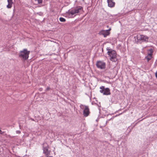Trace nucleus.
I'll return each instance as SVG.
<instances>
[{
	"instance_id": "nucleus-1",
	"label": "nucleus",
	"mask_w": 157,
	"mask_h": 157,
	"mask_svg": "<svg viewBox=\"0 0 157 157\" xmlns=\"http://www.w3.org/2000/svg\"><path fill=\"white\" fill-rule=\"evenodd\" d=\"M106 50L108 51L107 54L110 57V60L113 62H116L117 61L116 58L117 53L116 52L111 49L109 47L106 48Z\"/></svg>"
},
{
	"instance_id": "nucleus-2",
	"label": "nucleus",
	"mask_w": 157,
	"mask_h": 157,
	"mask_svg": "<svg viewBox=\"0 0 157 157\" xmlns=\"http://www.w3.org/2000/svg\"><path fill=\"white\" fill-rule=\"evenodd\" d=\"M30 52L28 51L26 49H24L23 50L20 52L19 54V57L22 58L25 60L27 59L29 57V55Z\"/></svg>"
},
{
	"instance_id": "nucleus-3",
	"label": "nucleus",
	"mask_w": 157,
	"mask_h": 157,
	"mask_svg": "<svg viewBox=\"0 0 157 157\" xmlns=\"http://www.w3.org/2000/svg\"><path fill=\"white\" fill-rule=\"evenodd\" d=\"M82 7L81 6H79L71 10H69L67 12L68 15L71 16L75 15L76 13H78L80 11L82 10Z\"/></svg>"
},
{
	"instance_id": "nucleus-4",
	"label": "nucleus",
	"mask_w": 157,
	"mask_h": 157,
	"mask_svg": "<svg viewBox=\"0 0 157 157\" xmlns=\"http://www.w3.org/2000/svg\"><path fill=\"white\" fill-rule=\"evenodd\" d=\"M43 153L47 156H48L50 154L51 151L49 150V147L46 143H44L43 144Z\"/></svg>"
},
{
	"instance_id": "nucleus-5",
	"label": "nucleus",
	"mask_w": 157,
	"mask_h": 157,
	"mask_svg": "<svg viewBox=\"0 0 157 157\" xmlns=\"http://www.w3.org/2000/svg\"><path fill=\"white\" fill-rule=\"evenodd\" d=\"M137 42L141 43L143 42H147L148 41L149 38L148 37L144 35H140L139 37H138L137 38Z\"/></svg>"
},
{
	"instance_id": "nucleus-6",
	"label": "nucleus",
	"mask_w": 157,
	"mask_h": 157,
	"mask_svg": "<svg viewBox=\"0 0 157 157\" xmlns=\"http://www.w3.org/2000/svg\"><path fill=\"white\" fill-rule=\"evenodd\" d=\"M100 89H101L100 90V92L103 94L104 95H109L111 94L110 90L109 88H105V86H102L100 87Z\"/></svg>"
},
{
	"instance_id": "nucleus-7",
	"label": "nucleus",
	"mask_w": 157,
	"mask_h": 157,
	"mask_svg": "<svg viewBox=\"0 0 157 157\" xmlns=\"http://www.w3.org/2000/svg\"><path fill=\"white\" fill-rule=\"evenodd\" d=\"M96 66L98 68L101 69H104L106 67L105 63L101 61H97L96 63Z\"/></svg>"
},
{
	"instance_id": "nucleus-8",
	"label": "nucleus",
	"mask_w": 157,
	"mask_h": 157,
	"mask_svg": "<svg viewBox=\"0 0 157 157\" xmlns=\"http://www.w3.org/2000/svg\"><path fill=\"white\" fill-rule=\"evenodd\" d=\"M81 106L85 107V108L83 110V115L85 117H87L89 115L90 113L89 109V108L88 106H87L82 105H80V107L82 109V108L81 107Z\"/></svg>"
},
{
	"instance_id": "nucleus-9",
	"label": "nucleus",
	"mask_w": 157,
	"mask_h": 157,
	"mask_svg": "<svg viewBox=\"0 0 157 157\" xmlns=\"http://www.w3.org/2000/svg\"><path fill=\"white\" fill-rule=\"evenodd\" d=\"M111 28H110L108 30H101L99 33V34L100 35H103L104 37H105L109 35L110 33L109 31L111 30Z\"/></svg>"
},
{
	"instance_id": "nucleus-10",
	"label": "nucleus",
	"mask_w": 157,
	"mask_h": 157,
	"mask_svg": "<svg viewBox=\"0 0 157 157\" xmlns=\"http://www.w3.org/2000/svg\"><path fill=\"white\" fill-rule=\"evenodd\" d=\"M108 6L110 7H113L115 5V3L113 1V0H107Z\"/></svg>"
},
{
	"instance_id": "nucleus-11",
	"label": "nucleus",
	"mask_w": 157,
	"mask_h": 157,
	"mask_svg": "<svg viewBox=\"0 0 157 157\" xmlns=\"http://www.w3.org/2000/svg\"><path fill=\"white\" fill-rule=\"evenodd\" d=\"M8 4L7 5L6 7L8 8H10L12 7V4L13 3V0H7Z\"/></svg>"
},
{
	"instance_id": "nucleus-12",
	"label": "nucleus",
	"mask_w": 157,
	"mask_h": 157,
	"mask_svg": "<svg viewBox=\"0 0 157 157\" xmlns=\"http://www.w3.org/2000/svg\"><path fill=\"white\" fill-rule=\"evenodd\" d=\"M149 51H150V53L148 54L147 56H151V57H152V55L153 52V51L152 49H151L149 50Z\"/></svg>"
},
{
	"instance_id": "nucleus-13",
	"label": "nucleus",
	"mask_w": 157,
	"mask_h": 157,
	"mask_svg": "<svg viewBox=\"0 0 157 157\" xmlns=\"http://www.w3.org/2000/svg\"><path fill=\"white\" fill-rule=\"evenodd\" d=\"M145 59H147V61L148 62L152 58V57H151V56H147L145 57Z\"/></svg>"
},
{
	"instance_id": "nucleus-14",
	"label": "nucleus",
	"mask_w": 157,
	"mask_h": 157,
	"mask_svg": "<svg viewBox=\"0 0 157 157\" xmlns=\"http://www.w3.org/2000/svg\"><path fill=\"white\" fill-rule=\"evenodd\" d=\"M59 19L60 21L61 22H64L66 21V19L65 18L62 17H60Z\"/></svg>"
},
{
	"instance_id": "nucleus-15",
	"label": "nucleus",
	"mask_w": 157,
	"mask_h": 157,
	"mask_svg": "<svg viewBox=\"0 0 157 157\" xmlns=\"http://www.w3.org/2000/svg\"><path fill=\"white\" fill-rule=\"evenodd\" d=\"M35 1H37L38 2V4H41L42 2V0H35Z\"/></svg>"
},
{
	"instance_id": "nucleus-16",
	"label": "nucleus",
	"mask_w": 157,
	"mask_h": 157,
	"mask_svg": "<svg viewBox=\"0 0 157 157\" xmlns=\"http://www.w3.org/2000/svg\"><path fill=\"white\" fill-rule=\"evenodd\" d=\"M16 133H17V134H20L21 133V132L20 131H19V130H17V131H16Z\"/></svg>"
},
{
	"instance_id": "nucleus-17",
	"label": "nucleus",
	"mask_w": 157,
	"mask_h": 157,
	"mask_svg": "<svg viewBox=\"0 0 157 157\" xmlns=\"http://www.w3.org/2000/svg\"><path fill=\"white\" fill-rule=\"evenodd\" d=\"M4 133V132H2V131H1L0 129V134H3Z\"/></svg>"
},
{
	"instance_id": "nucleus-18",
	"label": "nucleus",
	"mask_w": 157,
	"mask_h": 157,
	"mask_svg": "<svg viewBox=\"0 0 157 157\" xmlns=\"http://www.w3.org/2000/svg\"><path fill=\"white\" fill-rule=\"evenodd\" d=\"M50 89V87H47V88H46V90H49Z\"/></svg>"
},
{
	"instance_id": "nucleus-19",
	"label": "nucleus",
	"mask_w": 157,
	"mask_h": 157,
	"mask_svg": "<svg viewBox=\"0 0 157 157\" xmlns=\"http://www.w3.org/2000/svg\"><path fill=\"white\" fill-rule=\"evenodd\" d=\"M155 77L157 78V70L156 73H155Z\"/></svg>"
},
{
	"instance_id": "nucleus-20",
	"label": "nucleus",
	"mask_w": 157,
	"mask_h": 157,
	"mask_svg": "<svg viewBox=\"0 0 157 157\" xmlns=\"http://www.w3.org/2000/svg\"><path fill=\"white\" fill-rule=\"evenodd\" d=\"M31 120L32 121H34V120L33 119H32V118H31Z\"/></svg>"
},
{
	"instance_id": "nucleus-21",
	"label": "nucleus",
	"mask_w": 157,
	"mask_h": 157,
	"mask_svg": "<svg viewBox=\"0 0 157 157\" xmlns=\"http://www.w3.org/2000/svg\"><path fill=\"white\" fill-rule=\"evenodd\" d=\"M106 82L107 83H109L108 82H107V81H106Z\"/></svg>"
}]
</instances>
